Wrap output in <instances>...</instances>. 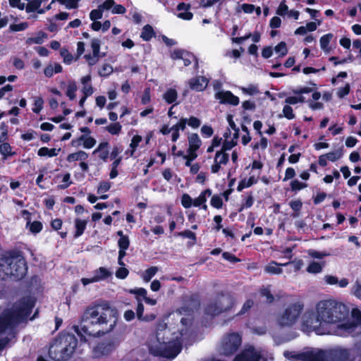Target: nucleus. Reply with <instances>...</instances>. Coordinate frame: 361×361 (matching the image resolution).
<instances>
[{"instance_id":"f257e3e1","label":"nucleus","mask_w":361,"mask_h":361,"mask_svg":"<svg viewBox=\"0 0 361 361\" xmlns=\"http://www.w3.org/2000/svg\"><path fill=\"white\" fill-rule=\"evenodd\" d=\"M348 315L349 310L345 304L323 300L316 304L312 312L305 314L302 329L318 335L354 336L361 332V311L353 309L351 319L346 320Z\"/></svg>"},{"instance_id":"f03ea898","label":"nucleus","mask_w":361,"mask_h":361,"mask_svg":"<svg viewBox=\"0 0 361 361\" xmlns=\"http://www.w3.org/2000/svg\"><path fill=\"white\" fill-rule=\"evenodd\" d=\"M190 318H181L177 331L159 323L148 338L149 352L154 356L174 359L181 351L183 341L190 336Z\"/></svg>"},{"instance_id":"7ed1b4c3","label":"nucleus","mask_w":361,"mask_h":361,"mask_svg":"<svg viewBox=\"0 0 361 361\" xmlns=\"http://www.w3.org/2000/svg\"><path fill=\"white\" fill-rule=\"evenodd\" d=\"M116 311L109 302H102L88 307L84 317L97 329L90 330L87 326H74V331L80 338L81 341L87 342V336L99 337L113 331L116 320L114 319Z\"/></svg>"},{"instance_id":"20e7f679","label":"nucleus","mask_w":361,"mask_h":361,"mask_svg":"<svg viewBox=\"0 0 361 361\" xmlns=\"http://www.w3.org/2000/svg\"><path fill=\"white\" fill-rule=\"evenodd\" d=\"M34 306V299L27 297L2 312L0 315V336H2L0 339V350L14 338L15 327L27 319Z\"/></svg>"},{"instance_id":"39448f33","label":"nucleus","mask_w":361,"mask_h":361,"mask_svg":"<svg viewBox=\"0 0 361 361\" xmlns=\"http://www.w3.org/2000/svg\"><path fill=\"white\" fill-rule=\"evenodd\" d=\"M77 345L78 340L74 335L61 334L50 345L49 357L55 361L68 360L73 354Z\"/></svg>"},{"instance_id":"423d86ee","label":"nucleus","mask_w":361,"mask_h":361,"mask_svg":"<svg viewBox=\"0 0 361 361\" xmlns=\"http://www.w3.org/2000/svg\"><path fill=\"white\" fill-rule=\"evenodd\" d=\"M25 259L20 255H5L0 259V277L22 279L27 273Z\"/></svg>"},{"instance_id":"0eeeda50","label":"nucleus","mask_w":361,"mask_h":361,"mask_svg":"<svg viewBox=\"0 0 361 361\" xmlns=\"http://www.w3.org/2000/svg\"><path fill=\"white\" fill-rule=\"evenodd\" d=\"M324 361H361V343L350 349L338 347L325 350Z\"/></svg>"},{"instance_id":"6e6552de","label":"nucleus","mask_w":361,"mask_h":361,"mask_svg":"<svg viewBox=\"0 0 361 361\" xmlns=\"http://www.w3.org/2000/svg\"><path fill=\"white\" fill-rule=\"evenodd\" d=\"M283 355L290 361H324L325 350L319 348H305L302 351L286 350Z\"/></svg>"},{"instance_id":"1a4fd4ad","label":"nucleus","mask_w":361,"mask_h":361,"mask_svg":"<svg viewBox=\"0 0 361 361\" xmlns=\"http://www.w3.org/2000/svg\"><path fill=\"white\" fill-rule=\"evenodd\" d=\"M242 343V338L239 334L231 333L222 339L219 351L220 354L230 356L234 354Z\"/></svg>"},{"instance_id":"9d476101","label":"nucleus","mask_w":361,"mask_h":361,"mask_svg":"<svg viewBox=\"0 0 361 361\" xmlns=\"http://www.w3.org/2000/svg\"><path fill=\"white\" fill-rule=\"evenodd\" d=\"M302 305L298 302L288 306L278 317L277 322L281 326H290L295 323L302 310Z\"/></svg>"},{"instance_id":"9b49d317","label":"nucleus","mask_w":361,"mask_h":361,"mask_svg":"<svg viewBox=\"0 0 361 361\" xmlns=\"http://www.w3.org/2000/svg\"><path fill=\"white\" fill-rule=\"evenodd\" d=\"M234 304L233 298L229 295L219 296L214 302L211 303L206 309V313L212 316H216L220 313L228 310Z\"/></svg>"},{"instance_id":"f8f14e48","label":"nucleus","mask_w":361,"mask_h":361,"mask_svg":"<svg viewBox=\"0 0 361 361\" xmlns=\"http://www.w3.org/2000/svg\"><path fill=\"white\" fill-rule=\"evenodd\" d=\"M233 361H267L264 352L255 349L252 345H247Z\"/></svg>"},{"instance_id":"ddd939ff","label":"nucleus","mask_w":361,"mask_h":361,"mask_svg":"<svg viewBox=\"0 0 361 361\" xmlns=\"http://www.w3.org/2000/svg\"><path fill=\"white\" fill-rule=\"evenodd\" d=\"M303 262L301 259H295L286 263H278L275 261L270 262L264 267V271L267 274L272 275H279L282 274L283 269L281 267L293 266L294 271H298L302 267Z\"/></svg>"},{"instance_id":"4468645a","label":"nucleus","mask_w":361,"mask_h":361,"mask_svg":"<svg viewBox=\"0 0 361 361\" xmlns=\"http://www.w3.org/2000/svg\"><path fill=\"white\" fill-rule=\"evenodd\" d=\"M118 342L114 340L99 343L92 350V355L95 358L107 356L111 354L118 347Z\"/></svg>"},{"instance_id":"2eb2a0df","label":"nucleus","mask_w":361,"mask_h":361,"mask_svg":"<svg viewBox=\"0 0 361 361\" xmlns=\"http://www.w3.org/2000/svg\"><path fill=\"white\" fill-rule=\"evenodd\" d=\"M112 273L105 267H99L93 271V276L91 278H82L81 282L83 286H87L90 283L99 282L107 279L111 276Z\"/></svg>"},{"instance_id":"dca6fc26","label":"nucleus","mask_w":361,"mask_h":361,"mask_svg":"<svg viewBox=\"0 0 361 361\" xmlns=\"http://www.w3.org/2000/svg\"><path fill=\"white\" fill-rule=\"evenodd\" d=\"M129 293L135 295L137 302H142L144 300L146 304L152 306H154L157 303L156 299L151 298L147 296V291L144 288L130 289Z\"/></svg>"},{"instance_id":"f3484780","label":"nucleus","mask_w":361,"mask_h":361,"mask_svg":"<svg viewBox=\"0 0 361 361\" xmlns=\"http://www.w3.org/2000/svg\"><path fill=\"white\" fill-rule=\"evenodd\" d=\"M215 98L221 104H228L236 106L239 104V98L230 91H219L215 94Z\"/></svg>"},{"instance_id":"a211bd4d","label":"nucleus","mask_w":361,"mask_h":361,"mask_svg":"<svg viewBox=\"0 0 361 361\" xmlns=\"http://www.w3.org/2000/svg\"><path fill=\"white\" fill-rule=\"evenodd\" d=\"M202 141L197 133H192L188 137V149L187 152L192 154V158H197V151L200 147Z\"/></svg>"},{"instance_id":"6ab92c4d","label":"nucleus","mask_w":361,"mask_h":361,"mask_svg":"<svg viewBox=\"0 0 361 361\" xmlns=\"http://www.w3.org/2000/svg\"><path fill=\"white\" fill-rule=\"evenodd\" d=\"M209 80L204 76H197L189 80L188 85L191 90L201 92L207 86Z\"/></svg>"},{"instance_id":"aec40b11","label":"nucleus","mask_w":361,"mask_h":361,"mask_svg":"<svg viewBox=\"0 0 361 361\" xmlns=\"http://www.w3.org/2000/svg\"><path fill=\"white\" fill-rule=\"evenodd\" d=\"M212 190H210V189L204 190L200 194V195L197 197H196L194 200L193 206L197 207H201V208L202 209H204V211H207V205L206 204V202L207 200V198L212 196Z\"/></svg>"},{"instance_id":"412c9836","label":"nucleus","mask_w":361,"mask_h":361,"mask_svg":"<svg viewBox=\"0 0 361 361\" xmlns=\"http://www.w3.org/2000/svg\"><path fill=\"white\" fill-rule=\"evenodd\" d=\"M82 142V146L85 149H91L96 144V140L90 135H81L78 140H72L73 146H79Z\"/></svg>"},{"instance_id":"4be33fe9","label":"nucleus","mask_w":361,"mask_h":361,"mask_svg":"<svg viewBox=\"0 0 361 361\" xmlns=\"http://www.w3.org/2000/svg\"><path fill=\"white\" fill-rule=\"evenodd\" d=\"M190 6L185 3H180L177 6V17L185 20H190L192 18L193 14L189 11Z\"/></svg>"},{"instance_id":"5701e85b","label":"nucleus","mask_w":361,"mask_h":361,"mask_svg":"<svg viewBox=\"0 0 361 361\" xmlns=\"http://www.w3.org/2000/svg\"><path fill=\"white\" fill-rule=\"evenodd\" d=\"M324 281L328 285H338L340 288H345L349 283V281L347 279L343 278L339 280L338 277L332 275L324 276Z\"/></svg>"},{"instance_id":"b1692460","label":"nucleus","mask_w":361,"mask_h":361,"mask_svg":"<svg viewBox=\"0 0 361 361\" xmlns=\"http://www.w3.org/2000/svg\"><path fill=\"white\" fill-rule=\"evenodd\" d=\"M109 146L107 142L99 143L96 149L94 150L93 154H98V157L104 161H106L109 155Z\"/></svg>"},{"instance_id":"393cba45","label":"nucleus","mask_w":361,"mask_h":361,"mask_svg":"<svg viewBox=\"0 0 361 361\" xmlns=\"http://www.w3.org/2000/svg\"><path fill=\"white\" fill-rule=\"evenodd\" d=\"M88 222V218L81 219L75 218L74 220L75 232L74 234L75 238H78L82 235L86 228Z\"/></svg>"},{"instance_id":"a878e982","label":"nucleus","mask_w":361,"mask_h":361,"mask_svg":"<svg viewBox=\"0 0 361 361\" xmlns=\"http://www.w3.org/2000/svg\"><path fill=\"white\" fill-rule=\"evenodd\" d=\"M228 133H225L224 137H226L222 147L221 151L226 152V151L231 150L233 147H235L237 144V139H238V132L236 131L234 134L233 137L228 139L227 136Z\"/></svg>"},{"instance_id":"bb28decb","label":"nucleus","mask_w":361,"mask_h":361,"mask_svg":"<svg viewBox=\"0 0 361 361\" xmlns=\"http://www.w3.org/2000/svg\"><path fill=\"white\" fill-rule=\"evenodd\" d=\"M333 34L328 33L322 36L319 39L320 47L326 54H329L331 51V48L329 46V43L331 40L333 39Z\"/></svg>"},{"instance_id":"cd10ccee","label":"nucleus","mask_w":361,"mask_h":361,"mask_svg":"<svg viewBox=\"0 0 361 361\" xmlns=\"http://www.w3.org/2000/svg\"><path fill=\"white\" fill-rule=\"evenodd\" d=\"M88 154L84 151H78L74 153H71L68 155L66 159L68 162L73 161H86L88 159Z\"/></svg>"},{"instance_id":"c85d7f7f","label":"nucleus","mask_w":361,"mask_h":361,"mask_svg":"<svg viewBox=\"0 0 361 361\" xmlns=\"http://www.w3.org/2000/svg\"><path fill=\"white\" fill-rule=\"evenodd\" d=\"M62 69V66L59 63H50L45 67L44 73L47 78H51L54 73H61Z\"/></svg>"},{"instance_id":"c756f323","label":"nucleus","mask_w":361,"mask_h":361,"mask_svg":"<svg viewBox=\"0 0 361 361\" xmlns=\"http://www.w3.org/2000/svg\"><path fill=\"white\" fill-rule=\"evenodd\" d=\"M158 271L159 268L157 267H150L141 274V278L145 283H148Z\"/></svg>"},{"instance_id":"7c9ffc66","label":"nucleus","mask_w":361,"mask_h":361,"mask_svg":"<svg viewBox=\"0 0 361 361\" xmlns=\"http://www.w3.org/2000/svg\"><path fill=\"white\" fill-rule=\"evenodd\" d=\"M47 38V35L45 32L40 31V32H37L35 37L27 38L26 40V43L27 44H41L44 42V40Z\"/></svg>"},{"instance_id":"2f4dec72","label":"nucleus","mask_w":361,"mask_h":361,"mask_svg":"<svg viewBox=\"0 0 361 361\" xmlns=\"http://www.w3.org/2000/svg\"><path fill=\"white\" fill-rule=\"evenodd\" d=\"M142 137L140 135H136L133 137L130 144V149L126 152V154L130 157H133L138 147L139 144L142 142Z\"/></svg>"},{"instance_id":"473e14b6","label":"nucleus","mask_w":361,"mask_h":361,"mask_svg":"<svg viewBox=\"0 0 361 361\" xmlns=\"http://www.w3.org/2000/svg\"><path fill=\"white\" fill-rule=\"evenodd\" d=\"M27 4H25V11L27 13H32L37 11L38 13V10H39L40 6L42 3V0H27Z\"/></svg>"},{"instance_id":"72a5a7b5","label":"nucleus","mask_w":361,"mask_h":361,"mask_svg":"<svg viewBox=\"0 0 361 361\" xmlns=\"http://www.w3.org/2000/svg\"><path fill=\"white\" fill-rule=\"evenodd\" d=\"M60 150V149H49L48 147H43L39 149L37 154L40 157H53L57 156Z\"/></svg>"},{"instance_id":"f704fd0d","label":"nucleus","mask_w":361,"mask_h":361,"mask_svg":"<svg viewBox=\"0 0 361 361\" xmlns=\"http://www.w3.org/2000/svg\"><path fill=\"white\" fill-rule=\"evenodd\" d=\"M257 177H255V176H252L247 179L245 178L239 183L237 190L238 191H241L245 188H247L252 186V185L257 183Z\"/></svg>"},{"instance_id":"c9c22d12","label":"nucleus","mask_w":361,"mask_h":361,"mask_svg":"<svg viewBox=\"0 0 361 361\" xmlns=\"http://www.w3.org/2000/svg\"><path fill=\"white\" fill-rule=\"evenodd\" d=\"M178 97V92L174 88L168 89L163 94V99L168 103L172 104L175 102Z\"/></svg>"},{"instance_id":"e433bc0d","label":"nucleus","mask_w":361,"mask_h":361,"mask_svg":"<svg viewBox=\"0 0 361 361\" xmlns=\"http://www.w3.org/2000/svg\"><path fill=\"white\" fill-rule=\"evenodd\" d=\"M324 263L312 262L307 267V271L310 274H317L322 271Z\"/></svg>"},{"instance_id":"4c0bfd02","label":"nucleus","mask_w":361,"mask_h":361,"mask_svg":"<svg viewBox=\"0 0 361 361\" xmlns=\"http://www.w3.org/2000/svg\"><path fill=\"white\" fill-rule=\"evenodd\" d=\"M78 87L75 81H70L67 85L66 96L71 100H73L76 97V91Z\"/></svg>"},{"instance_id":"58836bf2","label":"nucleus","mask_w":361,"mask_h":361,"mask_svg":"<svg viewBox=\"0 0 361 361\" xmlns=\"http://www.w3.org/2000/svg\"><path fill=\"white\" fill-rule=\"evenodd\" d=\"M26 228H28L32 233L37 234L42 230L43 225L40 221H34L26 224Z\"/></svg>"},{"instance_id":"ea45409f","label":"nucleus","mask_w":361,"mask_h":361,"mask_svg":"<svg viewBox=\"0 0 361 361\" xmlns=\"http://www.w3.org/2000/svg\"><path fill=\"white\" fill-rule=\"evenodd\" d=\"M228 161V154L221 150L216 152L214 162H218L221 165H226Z\"/></svg>"},{"instance_id":"a19ab883","label":"nucleus","mask_w":361,"mask_h":361,"mask_svg":"<svg viewBox=\"0 0 361 361\" xmlns=\"http://www.w3.org/2000/svg\"><path fill=\"white\" fill-rule=\"evenodd\" d=\"M154 36V30L152 26L146 25L142 28V31L140 35V37L145 41H148Z\"/></svg>"},{"instance_id":"79ce46f5","label":"nucleus","mask_w":361,"mask_h":361,"mask_svg":"<svg viewBox=\"0 0 361 361\" xmlns=\"http://www.w3.org/2000/svg\"><path fill=\"white\" fill-rule=\"evenodd\" d=\"M305 102V97L302 95L289 96L285 99V102L288 105H294L298 103H304Z\"/></svg>"},{"instance_id":"37998d69","label":"nucleus","mask_w":361,"mask_h":361,"mask_svg":"<svg viewBox=\"0 0 361 361\" xmlns=\"http://www.w3.org/2000/svg\"><path fill=\"white\" fill-rule=\"evenodd\" d=\"M122 126L119 123H113L106 127V130L111 135H117L121 132Z\"/></svg>"},{"instance_id":"c03bdc74","label":"nucleus","mask_w":361,"mask_h":361,"mask_svg":"<svg viewBox=\"0 0 361 361\" xmlns=\"http://www.w3.org/2000/svg\"><path fill=\"white\" fill-rule=\"evenodd\" d=\"M268 146V140L266 137H260V140L258 142L254 141L252 144V147L253 149H262L264 150Z\"/></svg>"},{"instance_id":"a18cd8bd","label":"nucleus","mask_w":361,"mask_h":361,"mask_svg":"<svg viewBox=\"0 0 361 361\" xmlns=\"http://www.w3.org/2000/svg\"><path fill=\"white\" fill-rule=\"evenodd\" d=\"M240 90L243 94L251 96L256 95L259 92L257 85H250L246 87H241Z\"/></svg>"},{"instance_id":"49530a36","label":"nucleus","mask_w":361,"mask_h":361,"mask_svg":"<svg viewBox=\"0 0 361 361\" xmlns=\"http://www.w3.org/2000/svg\"><path fill=\"white\" fill-rule=\"evenodd\" d=\"M60 54L64 63L70 65L73 61V55L66 49H61Z\"/></svg>"},{"instance_id":"de8ad7c7","label":"nucleus","mask_w":361,"mask_h":361,"mask_svg":"<svg viewBox=\"0 0 361 361\" xmlns=\"http://www.w3.org/2000/svg\"><path fill=\"white\" fill-rule=\"evenodd\" d=\"M29 24L27 22H23L18 24H11L9 30L11 32H20L28 28Z\"/></svg>"},{"instance_id":"09e8293b","label":"nucleus","mask_w":361,"mask_h":361,"mask_svg":"<svg viewBox=\"0 0 361 361\" xmlns=\"http://www.w3.org/2000/svg\"><path fill=\"white\" fill-rule=\"evenodd\" d=\"M84 58L85 59L88 65L92 66L95 65L99 61L100 56L98 54L92 53V54H85Z\"/></svg>"},{"instance_id":"8fccbe9b","label":"nucleus","mask_w":361,"mask_h":361,"mask_svg":"<svg viewBox=\"0 0 361 361\" xmlns=\"http://www.w3.org/2000/svg\"><path fill=\"white\" fill-rule=\"evenodd\" d=\"M194 200L187 193H185L181 197V204L185 208L188 209L193 206Z\"/></svg>"},{"instance_id":"3c124183","label":"nucleus","mask_w":361,"mask_h":361,"mask_svg":"<svg viewBox=\"0 0 361 361\" xmlns=\"http://www.w3.org/2000/svg\"><path fill=\"white\" fill-rule=\"evenodd\" d=\"M211 205L216 209H221L223 206V200L220 195H213L210 201Z\"/></svg>"},{"instance_id":"603ef678","label":"nucleus","mask_w":361,"mask_h":361,"mask_svg":"<svg viewBox=\"0 0 361 361\" xmlns=\"http://www.w3.org/2000/svg\"><path fill=\"white\" fill-rule=\"evenodd\" d=\"M326 155L329 161L334 162V161L338 160L339 159H341L342 157L343 152H342V150L338 149V150H336L334 152H329V153L326 154Z\"/></svg>"},{"instance_id":"864d4df0","label":"nucleus","mask_w":361,"mask_h":361,"mask_svg":"<svg viewBox=\"0 0 361 361\" xmlns=\"http://www.w3.org/2000/svg\"><path fill=\"white\" fill-rule=\"evenodd\" d=\"M274 51L276 53L279 54L280 56L286 55L288 53L286 44L283 42H280L274 47Z\"/></svg>"},{"instance_id":"5fc2aeb1","label":"nucleus","mask_w":361,"mask_h":361,"mask_svg":"<svg viewBox=\"0 0 361 361\" xmlns=\"http://www.w3.org/2000/svg\"><path fill=\"white\" fill-rule=\"evenodd\" d=\"M351 294L361 300V283L356 281L351 288Z\"/></svg>"},{"instance_id":"6e6d98bb","label":"nucleus","mask_w":361,"mask_h":361,"mask_svg":"<svg viewBox=\"0 0 361 361\" xmlns=\"http://www.w3.org/2000/svg\"><path fill=\"white\" fill-rule=\"evenodd\" d=\"M307 187V184L302 183L298 180L295 179L291 181L290 188L293 191H298L304 189Z\"/></svg>"},{"instance_id":"4d7b16f0","label":"nucleus","mask_w":361,"mask_h":361,"mask_svg":"<svg viewBox=\"0 0 361 361\" xmlns=\"http://www.w3.org/2000/svg\"><path fill=\"white\" fill-rule=\"evenodd\" d=\"M103 11L98 6L97 9L92 10L90 13V18L92 21H97L102 18Z\"/></svg>"},{"instance_id":"13d9d810","label":"nucleus","mask_w":361,"mask_h":361,"mask_svg":"<svg viewBox=\"0 0 361 361\" xmlns=\"http://www.w3.org/2000/svg\"><path fill=\"white\" fill-rule=\"evenodd\" d=\"M113 72V67L109 64H104L99 71L102 77H107Z\"/></svg>"},{"instance_id":"bf43d9fd","label":"nucleus","mask_w":361,"mask_h":361,"mask_svg":"<svg viewBox=\"0 0 361 361\" xmlns=\"http://www.w3.org/2000/svg\"><path fill=\"white\" fill-rule=\"evenodd\" d=\"M282 113L283 116L289 120L293 119L295 118L293 110L292 107L288 104H286L283 106Z\"/></svg>"},{"instance_id":"052dcab7","label":"nucleus","mask_w":361,"mask_h":361,"mask_svg":"<svg viewBox=\"0 0 361 361\" xmlns=\"http://www.w3.org/2000/svg\"><path fill=\"white\" fill-rule=\"evenodd\" d=\"M308 255L315 259H323L325 257L329 256L330 253L327 252H319L314 250H310Z\"/></svg>"},{"instance_id":"680f3d73","label":"nucleus","mask_w":361,"mask_h":361,"mask_svg":"<svg viewBox=\"0 0 361 361\" xmlns=\"http://www.w3.org/2000/svg\"><path fill=\"white\" fill-rule=\"evenodd\" d=\"M80 0H57L61 4L64 5L67 8H75Z\"/></svg>"},{"instance_id":"e2e57ef3","label":"nucleus","mask_w":361,"mask_h":361,"mask_svg":"<svg viewBox=\"0 0 361 361\" xmlns=\"http://www.w3.org/2000/svg\"><path fill=\"white\" fill-rule=\"evenodd\" d=\"M0 153L4 157L10 156L12 154L11 147L7 142H4L0 145Z\"/></svg>"},{"instance_id":"0e129e2a","label":"nucleus","mask_w":361,"mask_h":361,"mask_svg":"<svg viewBox=\"0 0 361 361\" xmlns=\"http://www.w3.org/2000/svg\"><path fill=\"white\" fill-rule=\"evenodd\" d=\"M44 100L42 97H36L35 99L33 112L38 114L43 108Z\"/></svg>"},{"instance_id":"69168bd1","label":"nucleus","mask_w":361,"mask_h":361,"mask_svg":"<svg viewBox=\"0 0 361 361\" xmlns=\"http://www.w3.org/2000/svg\"><path fill=\"white\" fill-rule=\"evenodd\" d=\"M260 294L262 297L266 298L267 302H271L274 300V296L271 293L270 288L269 287L264 288L261 290Z\"/></svg>"},{"instance_id":"338daca9","label":"nucleus","mask_w":361,"mask_h":361,"mask_svg":"<svg viewBox=\"0 0 361 361\" xmlns=\"http://www.w3.org/2000/svg\"><path fill=\"white\" fill-rule=\"evenodd\" d=\"M289 11H288V6L285 4V1H283L279 4V7L277 8V11H276V13L279 16H284L288 14Z\"/></svg>"},{"instance_id":"774afa93","label":"nucleus","mask_w":361,"mask_h":361,"mask_svg":"<svg viewBox=\"0 0 361 361\" xmlns=\"http://www.w3.org/2000/svg\"><path fill=\"white\" fill-rule=\"evenodd\" d=\"M111 186V183H109L108 181L101 182L97 188V193L103 194V193L107 192L110 189Z\"/></svg>"}]
</instances>
